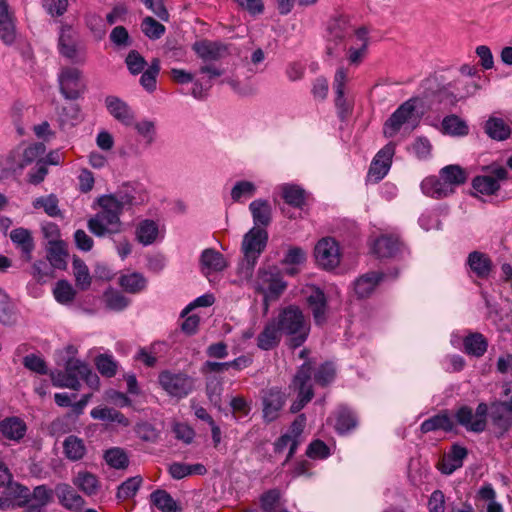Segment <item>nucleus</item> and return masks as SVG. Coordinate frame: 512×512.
<instances>
[{
	"label": "nucleus",
	"mask_w": 512,
	"mask_h": 512,
	"mask_svg": "<svg viewBox=\"0 0 512 512\" xmlns=\"http://www.w3.org/2000/svg\"><path fill=\"white\" fill-rule=\"evenodd\" d=\"M394 153L395 144L392 142L388 143L378 151L369 167L367 175L369 181L378 183L387 175L392 164Z\"/></svg>",
	"instance_id": "obj_12"
},
{
	"label": "nucleus",
	"mask_w": 512,
	"mask_h": 512,
	"mask_svg": "<svg viewBox=\"0 0 512 512\" xmlns=\"http://www.w3.org/2000/svg\"><path fill=\"white\" fill-rule=\"evenodd\" d=\"M158 382L169 396L177 399L187 397L194 390V378L183 372L161 371Z\"/></svg>",
	"instance_id": "obj_6"
},
{
	"label": "nucleus",
	"mask_w": 512,
	"mask_h": 512,
	"mask_svg": "<svg viewBox=\"0 0 512 512\" xmlns=\"http://www.w3.org/2000/svg\"><path fill=\"white\" fill-rule=\"evenodd\" d=\"M141 29L145 36L151 40L161 38L166 31L165 26L151 16H147L142 20Z\"/></svg>",
	"instance_id": "obj_55"
},
{
	"label": "nucleus",
	"mask_w": 512,
	"mask_h": 512,
	"mask_svg": "<svg viewBox=\"0 0 512 512\" xmlns=\"http://www.w3.org/2000/svg\"><path fill=\"white\" fill-rule=\"evenodd\" d=\"M287 283L277 266L261 267L258 269L255 290L263 295L264 304L268 308L269 301H276L284 293Z\"/></svg>",
	"instance_id": "obj_5"
},
{
	"label": "nucleus",
	"mask_w": 512,
	"mask_h": 512,
	"mask_svg": "<svg viewBox=\"0 0 512 512\" xmlns=\"http://www.w3.org/2000/svg\"><path fill=\"white\" fill-rule=\"evenodd\" d=\"M141 483L142 478L140 476L128 478L118 487L117 498L127 499L133 497L140 488Z\"/></svg>",
	"instance_id": "obj_58"
},
{
	"label": "nucleus",
	"mask_w": 512,
	"mask_h": 512,
	"mask_svg": "<svg viewBox=\"0 0 512 512\" xmlns=\"http://www.w3.org/2000/svg\"><path fill=\"white\" fill-rule=\"evenodd\" d=\"M402 245L398 236L383 234L375 239L372 252L378 258H394L400 253Z\"/></svg>",
	"instance_id": "obj_16"
},
{
	"label": "nucleus",
	"mask_w": 512,
	"mask_h": 512,
	"mask_svg": "<svg viewBox=\"0 0 512 512\" xmlns=\"http://www.w3.org/2000/svg\"><path fill=\"white\" fill-rule=\"evenodd\" d=\"M201 271L205 276L211 272H221L227 268L228 263L222 253L214 248L204 249L200 256Z\"/></svg>",
	"instance_id": "obj_21"
},
{
	"label": "nucleus",
	"mask_w": 512,
	"mask_h": 512,
	"mask_svg": "<svg viewBox=\"0 0 512 512\" xmlns=\"http://www.w3.org/2000/svg\"><path fill=\"white\" fill-rule=\"evenodd\" d=\"M495 498V491L490 484L480 488L478 492V500L488 502L486 512H502V506L495 501Z\"/></svg>",
	"instance_id": "obj_59"
},
{
	"label": "nucleus",
	"mask_w": 512,
	"mask_h": 512,
	"mask_svg": "<svg viewBox=\"0 0 512 512\" xmlns=\"http://www.w3.org/2000/svg\"><path fill=\"white\" fill-rule=\"evenodd\" d=\"M253 227L266 229L272 222V207L268 200L256 199L249 204Z\"/></svg>",
	"instance_id": "obj_23"
},
{
	"label": "nucleus",
	"mask_w": 512,
	"mask_h": 512,
	"mask_svg": "<svg viewBox=\"0 0 512 512\" xmlns=\"http://www.w3.org/2000/svg\"><path fill=\"white\" fill-rule=\"evenodd\" d=\"M160 71V60L153 58L150 66L145 70L140 77V84L148 92H153L156 89L157 75Z\"/></svg>",
	"instance_id": "obj_50"
},
{
	"label": "nucleus",
	"mask_w": 512,
	"mask_h": 512,
	"mask_svg": "<svg viewBox=\"0 0 512 512\" xmlns=\"http://www.w3.org/2000/svg\"><path fill=\"white\" fill-rule=\"evenodd\" d=\"M440 176L450 187L464 184L467 180L466 171L458 165L445 166L441 169Z\"/></svg>",
	"instance_id": "obj_47"
},
{
	"label": "nucleus",
	"mask_w": 512,
	"mask_h": 512,
	"mask_svg": "<svg viewBox=\"0 0 512 512\" xmlns=\"http://www.w3.org/2000/svg\"><path fill=\"white\" fill-rule=\"evenodd\" d=\"M483 171L488 172V175H478L472 180V187L475 191L483 195H494L500 188V182L509 179L508 170L495 163L484 166Z\"/></svg>",
	"instance_id": "obj_7"
},
{
	"label": "nucleus",
	"mask_w": 512,
	"mask_h": 512,
	"mask_svg": "<svg viewBox=\"0 0 512 512\" xmlns=\"http://www.w3.org/2000/svg\"><path fill=\"white\" fill-rule=\"evenodd\" d=\"M464 352L475 357H482L488 348L487 339L479 332L470 333L463 339Z\"/></svg>",
	"instance_id": "obj_35"
},
{
	"label": "nucleus",
	"mask_w": 512,
	"mask_h": 512,
	"mask_svg": "<svg viewBox=\"0 0 512 512\" xmlns=\"http://www.w3.org/2000/svg\"><path fill=\"white\" fill-rule=\"evenodd\" d=\"M268 238V231L259 227H252L243 236L241 250L244 257L241 265L247 277L252 276L254 267L267 246Z\"/></svg>",
	"instance_id": "obj_3"
},
{
	"label": "nucleus",
	"mask_w": 512,
	"mask_h": 512,
	"mask_svg": "<svg viewBox=\"0 0 512 512\" xmlns=\"http://www.w3.org/2000/svg\"><path fill=\"white\" fill-rule=\"evenodd\" d=\"M459 81L450 82L447 86L441 87L435 92H433L432 97L433 101L443 105L444 108L453 107L458 102L456 95L450 91L451 88L458 89L457 84Z\"/></svg>",
	"instance_id": "obj_45"
},
{
	"label": "nucleus",
	"mask_w": 512,
	"mask_h": 512,
	"mask_svg": "<svg viewBox=\"0 0 512 512\" xmlns=\"http://www.w3.org/2000/svg\"><path fill=\"white\" fill-rule=\"evenodd\" d=\"M59 200L55 194L41 196L33 200L32 205L35 209H43L44 212L50 217L61 216L59 209Z\"/></svg>",
	"instance_id": "obj_46"
},
{
	"label": "nucleus",
	"mask_w": 512,
	"mask_h": 512,
	"mask_svg": "<svg viewBox=\"0 0 512 512\" xmlns=\"http://www.w3.org/2000/svg\"><path fill=\"white\" fill-rule=\"evenodd\" d=\"M489 417L497 439H502L512 428V415L491 403Z\"/></svg>",
	"instance_id": "obj_25"
},
{
	"label": "nucleus",
	"mask_w": 512,
	"mask_h": 512,
	"mask_svg": "<svg viewBox=\"0 0 512 512\" xmlns=\"http://www.w3.org/2000/svg\"><path fill=\"white\" fill-rule=\"evenodd\" d=\"M55 489L49 488L47 485L36 486L33 491H30L29 507L32 510H40L42 507L48 505L54 500Z\"/></svg>",
	"instance_id": "obj_36"
},
{
	"label": "nucleus",
	"mask_w": 512,
	"mask_h": 512,
	"mask_svg": "<svg viewBox=\"0 0 512 512\" xmlns=\"http://www.w3.org/2000/svg\"><path fill=\"white\" fill-rule=\"evenodd\" d=\"M307 304L311 310L314 322L317 326H323L327 322L328 302L322 289L314 287L307 297Z\"/></svg>",
	"instance_id": "obj_15"
},
{
	"label": "nucleus",
	"mask_w": 512,
	"mask_h": 512,
	"mask_svg": "<svg viewBox=\"0 0 512 512\" xmlns=\"http://www.w3.org/2000/svg\"><path fill=\"white\" fill-rule=\"evenodd\" d=\"M10 238L13 243L17 244L21 248L22 253L25 255V259L29 261L34 249V241L30 231L25 228H16L11 231Z\"/></svg>",
	"instance_id": "obj_41"
},
{
	"label": "nucleus",
	"mask_w": 512,
	"mask_h": 512,
	"mask_svg": "<svg viewBox=\"0 0 512 512\" xmlns=\"http://www.w3.org/2000/svg\"><path fill=\"white\" fill-rule=\"evenodd\" d=\"M353 31L349 16L340 15L329 26L330 38L328 41L342 44L347 37L353 34Z\"/></svg>",
	"instance_id": "obj_30"
},
{
	"label": "nucleus",
	"mask_w": 512,
	"mask_h": 512,
	"mask_svg": "<svg viewBox=\"0 0 512 512\" xmlns=\"http://www.w3.org/2000/svg\"><path fill=\"white\" fill-rule=\"evenodd\" d=\"M72 267L76 286L82 291L89 289L91 286L92 278L90 276L88 266L85 264V262L78 256L74 255Z\"/></svg>",
	"instance_id": "obj_43"
},
{
	"label": "nucleus",
	"mask_w": 512,
	"mask_h": 512,
	"mask_svg": "<svg viewBox=\"0 0 512 512\" xmlns=\"http://www.w3.org/2000/svg\"><path fill=\"white\" fill-rule=\"evenodd\" d=\"M59 90L67 100L81 98L87 90V85L81 70L75 67H64L58 76Z\"/></svg>",
	"instance_id": "obj_8"
},
{
	"label": "nucleus",
	"mask_w": 512,
	"mask_h": 512,
	"mask_svg": "<svg viewBox=\"0 0 512 512\" xmlns=\"http://www.w3.org/2000/svg\"><path fill=\"white\" fill-rule=\"evenodd\" d=\"M101 210L87 222L89 231L97 237L118 234L122 231L120 216L123 213L119 205L111 196L98 198Z\"/></svg>",
	"instance_id": "obj_2"
},
{
	"label": "nucleus",
	"mask_w": 512,
	"mask_h": 512,
	"mask_svg": "<svg viewBox=\"0 0 512 512\" xmlns=\"http://www.w3.org/2000/svg\"><path fill=\"white\" fill-rule=\"evenodd\" d=\"M23 365L28 370L40 375L48 374V367L43 358L36 354H29L23 358Z\"/></svg>",
	"instance_id": "obj_62"
},
{
	"label": "nucleus",
	"mask_w": 512,
	"mask_h": 512,
	"mask_svg": "<svg viewBox=\"0 0 512 512\" xmlns=\"http://www.w3.org/2000/svg\"><path fill=\"white\" fill-rule=\"evenodd\" d=\"M262 419L265 424L278 420L287 401V394L279 387L261 391Z\"/></svg>",
	"instance_id": "obj_9"
},
{
	"label": "nucleus",
	"mask_w": 512,
	"mask_h": 512,
	"mask_svg": "<svg viewBox=\"0 0 512 512\" xmlns=\"http://www.w3.org/2000/svg\"><path fill=\"white\" fill-rule=\"evenodd\" d=\"M441 131L451 136H466L469 133V127L459 116L451 114L443 118Z\"/></svg>",
	"instance_id": "obj_40"
},
{
	"label": "nucleus",
	"mask_w": 512,
	"mask_h": 512,
	"mask_svg": "<svg viewBox=\"0 0 512 512\" xmlns=\"http://www.w3.org/2000/svg\"><path fill=\"white\" fill-rule=\"evenodd\" d=\"M466 265L470 272L479 279L486 280L491 276L494 270V264L491 257L481 251H472L468 254Z\"/></svg>",
	"instance_id": "obj_14"
},
{
	"label": "nucleus",
	"mask_w": 512,
	"mask_h": 512,
	"mask_svg": "<svg viewBox=\"0 0 512 512\" xmlns=\"http://www.w3.org/2000/svg\"><path fill=\"white\" fill-rule=\"evenodd\" d=\"M73 483L89 496L97 494L100 488L97 476L88 471L78 472L73 479Z\"/></svg>",
	"instance_id": "obj_42"
},
{
	"label": "nucleus",
	"mask_w": 512,
	"mask_h": 512,
	"mask_svg": "<svg viewBox=\"0 0 512 512\" xmlns=\"http://www.w3.org/2000/svg\"><path fill=\"white\" fill-rule=\"evenodd\" d=\"M53 294L56 301L60 304L66 305L71 303L76 297V291L67 280H59L53 289Z\"/></svg>",
	"instance_id": "obj_51"
},
{
	"label": "nucleus",
	"mask_w": 512,
	"mask_h": 512,
	"mask_svg": "<svg viewBox=\"0 0 512 512\" xmlns=\"http://www.w3.org/2000/svg\"><path fill=\"white\" fill-rule=\"evenodd\" d=\"M106 463L115 469H124L129 465V459L123 449L114 447L108 449L104 454Z\"/></svg>",
	"instance_id": "obj_53"
},
{
	"label": "nucleus",
	"mask_w": 512,
	"mask_h": 512,
	"mask_svg": "<svg viewBox=\"0 0 512 512\" xmlns=\"http://www.w3.org/2000/svg\"><path fill=\"white\" fill-rule=\"evenodd\" d=\"M46 152V146L42 142H36L26 147L22 153V158L18 163L19 169L31 165L33 162L43 161L42 156Z\"/></svg>",
	"instance_id": "obj_44"
},
{
	"label": "nucleus",
	"mask_w": 512,
	"mask_h": 512,
	"mask_svg": "<svg viewBox=\"0 0 512 512\" xmlns=\"http://www.w3.org/2000/svg\"><path fill=\"white\" fill-rule=\"evenodd\" d=\"M385 273L370 271L354 281V292L358 299L369 298L375 288L385 279Z\"/></svg>",
	"instance_id": "obj_17"
},
{
	"label": "nucleus",
	"mask_w": 512,
	"mask_h": 512,
	"mask_svg": "<svg viewBox=\"0 0 512 512\" xmlns=\"http://www.w3.org/2000/svg\"><path fill=\"white\" fill-rule=\"evenodd\" d=\"M193 50L204 61H213L222 58L227 47L218 42L202 40L194 43Z\"/></svg>",
	"instance_id": "obj_28"
},
{
	"label": "nucleus",
	"mask_w": 512,
	"mask_h": 512,
	"mask_svg": "<svg viewBox=\"0 0 512 512\" xmlns=\"http://www.w3.org/2000/svg\"><path fill=\"white\" fill-rule=\"evenodd\" d=\"M46 259L57 269L66 270L68 250L63 240H50L46 249Z\"/></svg>",
	"instance_id": "obj_27"
},
{
	"label": "nucleus",
	"mask_w": 512,
	"mask_h": 512,
	"mask_svg": "<svg viewBox=\"0 0 512 512\" xmlns=\"http://www.w3.org/2000/svg\"><path fill=\"white\" fill-rule=\"evenodd\" d=\"M306 197V191L298 185L286 184L282 186L283 200L294 208L303 209L306 205Z\"/></svg>",
	"instance_id": "obj_37"
},
{
	"label": "nucleus",
	"mask_w": 512,
	"mask_h": 512,
	"mask_svg": "<svg viewBox=\"0 0 512 512\" xmlns=\"http://www.w3.org/2000/svg\"><path fill=\"white\" fill-rule=\"evenodd\" d=\"M282 335L277 323L272 318L265 323L263 330L258 334L256 345L263 351L273 350L279 346Z\"/></svg>",
	"instance_id": "obj_18"
},
{
	"label": "nucleus",
	"mask_w": 512,
	"mask_h": 512,
	"mask_svg": "<svg viewBox=\"0 0 512 512\" xmlns=\"http://www.w3.org/2000/svg\"><path fill=\"white\" fill-rule=\"evenodd\" d=\"M273 320L277 323L281 333L287 336L286 345L289 349L294 350L306 342L310 333V325L298 306L284 307Z\"/></svg>",
	"instance_id": "obj_1"
},
{
	"label": "nucleus",
	"mask_w": 512,
	"mask_h": 512,
	"mask_svg": "<svg viewBox=\"0 0 512 512\" xmlns=\"http://www.w3.org/2000/svg\"><path fill=\"white\" fill-rule=\"evenodd\" d=\"M8 495L16 501L18 507H26L29 504L30 489L20 483L11 482L7 486Z\"/></svg>",
	"instance_id": "obj_54"
},
{
	"label": "nucleus",
	"mask_w": 512,
	"mask_h": 512,
	"mask_svg": "<svg viewBox=\"0 0 512 512\" xmlns=\"http://www.w3.org/2000/svg\"><path fill=\"white\" fill-rule=\"evenodd\" d=\"M415 99H409L403 102L385 121L383 125V133L387 138L394 137L401 129V127L409 123L414 117L416 109Z\"/></svg>",
	"instance_id": "obj_10"
},
{
	"label": "nucleus",
	"mask_w": 512,
	"mask_h": 512,
	"mask_svg": "<svg viewBox=\"0 0 512 512\" xmlns=\"http://www.w3.org/2000/svg\"><path fill=\"white\" fill-rule=\"evenodd\" d=\"M95 365L99 373L107 378L114 377L117 373V363L112 356L100 354L95 358Z\"/></svg>",
	"instance_id": "obj_57"
},
{
	"label": "nucleus",
	"mask_w": 512,
	"mask_h": 512,
	"mask_svg": "<svg viewBox=\"0 0 512 512\" xmlns=\"http://www.w3.org/2000/svg\"><path fill=\"white\" fill-rule=\"evenodd\" d=\"M336 374L337 371L334 362L325 361L316 366V361H314L312 377L316 385L323 388L329 386L335 380Z\"/></svg>",
	"instance_id": "obj_32"
},
{
	"label": "nucleus",
	"mask_w": 512,
	"mask_h": 512,
	"mask_svg": "<svg viewBox=\"0 0 512 512\" xmlns=\"http://www.w3.org/2000/svg\"><path fill=\"white\" fill-rule=\"evenodd\" d=\"M104 298L107 307L115 311H121L129 304V299L119 291H107L104 294Z\"/></svg>",
	"instance_id": "obj_61"
},
{
	"label": "nucleus",
	"mask_w": 512,
	"mask_h": 512,
	"mask_svg": "<svg viewBox=\"0 0 512 512\" xmlns=\"http://www.w3.org/2000/svg\"><path fill=\"white\" fill-rule=\"evenodd\" d=\"M0 431L5 438L19 441L26 433V424L18 417L5 418L0 423Z\"/></svg>",
	"instance_id": "obj_33"
},
{
	"label": "nucleus",
	"mask_w": 512,
	"mask_h": 512,
	"mask_svg": "<svg viewBox=\"0 0 512 512\" xmlns=\"http://www.w3.org/2000/svg\"><path fill=\"white\" fill-rule=\"evenodd\" d=\"M125 63L128 70L133 75L141 73L147 64L145 58L137 50H131L128 53Z\"/></svg>",
	"instance_id": "obj_63"
},
{
	"label": "nucleus",
	"mask_w": 512,
	"mask_h": 512,
	"mask_svg": "<svg viewBox=\"0 0 512 512\" xmlns=\"http://www.w3.org/2000/svg\"><path fill=\"white\" fill-rule=\"evenodd\" d=\"M316 262L325 270H332L340 264V249L335 239L322 238L314 249Z\"/></svg>",
	"instance_id": "obj_11"
},
{
	"label": "nucleus",
	"mask_w": 512,
	"mask_h": 512,
	"mask_svg": "<svg viewBox=\"0 0 512 512\" xmlns=\"http://www.w3.org/2000/svg\"><path fill=\"white\" fill-rule=\"evenodd\" d=\"M158 235V226L153 220L142 221L137 229L136 236L140 243L144 245L152 244Z\"/></svg>",
	"instance_id": "obj_48"
},
{
	"label": "nucleus",
	"mask_w": 512,
	"mask_h": 512,
	"mask_svg": "<svg viewBox=\"0 0 512 512\" xmlns=\"http://www.w3.org/2000/svg\"><path fill=\"white\" fill-rule=\"evenodd\" d=\"M455 424L450 416L449 410L444 409L432 417L424 420L420 425V431L423 434L442 430L446 433L454 430Z\"/></svg>",
	"instance_id": "obj_22"
},
{
	"label": "nucleus",
	"mask_w": 512,
	"mask_h": 512,
	"mask_svg": "<svg viewBox=\"0 0 512 512\" xmlns=\"http://www.w3.org/2000/svg\"><path fill=\"white\" fill-rule=\"evenodd\" d=\"M16 39V26L13 13L9 10L6 0H0V40L7 46Z\"/></svg>",
	"instance_id": "obj_19"
},
{
	"label": "nucleus",
	"mask_w": 512,
	"mask_h": 512,
	"mask_svg": "<svg viewBox=\"0 0 512 512\" xmlns=\"http://www.w3.org/2000/svg\"><path fill=\"white\" fill-rule=\"evenodd\" d=\"M119 285L129 293H138L146 286V279L140 273L122 275L119 278Z\"/></svg>",
	"instance_id": "obj_52"
},
{
	"label": "nucleus",
	"mask_w": 512,
	"mask_h": 512,
	"mask_svg": "<svg viewBox=\"0 0 512 512\" xmlns=\"http://www.w3.org/2000/svg\"><path fill=\"white\" fill-rule=\"evenodd\" d=\"M50 376L54 386L62 388L66 387L75 391H78L81 387L80 381H78V377H73L72 375L68 374L66 370L51 372Z\"/></svg>",
	"instance_id": "obj_56"
},
{
	"label": "nucleus",
	"mask_w": 512,
	"mask_h": 512,
	"mask_svg": "<svg viewBox=\"0 0 512 512\" xmlns=\"http://www.w3.org/2000/svg\"><path fill=\"white\" fill-rule=\"evenodd\" d=\"M58 116L61 127L66 124L74 125V121H78L80 118V107L75 103L63 106L58 112Z\"/></svg>",
	"instance_id": "obj_60"
},
{
	"label": "nucleus",
	"mask_w": 512,
	"mask_h": 512,
	"mask_svg": "<svg viewBox=\"0 0 512 512\" xmlns=\"http://www.w3.org/2000/svg\"><path fill=\"white\" fill-rule=\"evenodd\" d=\"M150 504L161 512H181L182 506L164 489H156L150 494Z\"/></svg>",
	"instance_id": "obj_31"
},
{
	"label": "nucleus",
	"mask_w": 512,
	"mask_h": 512,
	"mask_svg": "<svg viewBox=\"0 0 512 512\" xmlns=\"http://www.w3.org/2000/svg\"><path fill=\"white\" fill-rule=\"evenodd\" d=\"M485 133L493 140L504 141L510 137L511 129L502 118L490 117L484 126Z\"/></svg>",
	"instance_id": "obj_38"
},
{
	"label": "nucleus",
	"mask_w": 512,
	"mask_h": 512,
	"mask_svg": "<svg viewBox=\"0 0 512 512\" xmlns=\"http://www.w3.org/2000/svg\"><path fill=\"white\" fill-rule=\"evenodd\" d=\"M106 108L109 113L119 122L130 126L134 120L130 107L116 96H107L105 99Z\"/></svg>",
	"instance_id": "obj_26"
},
{
	"label": "nucleus",
	"mask_w": 512,
	"mask_h": 512,
	"mask_svg": "<svg viewBox=\"0 0 512 512\" xmlns=\"http://www.w3.org/2000/svg\"><path fill=\"white\" fill-rule=\"evenodd\" d=\"M55 269L57 268L47 259L37 260L32 266V275L38 283H46L47 280L55 278Z\"/></svg>",
	"instance_id": "obj_49"
},
{
	"label": "nucleus",
	"mask_w": 512,
	"mask_h": 512,
	"mask_svg": "<svg viewBox=\"0 0 512 512\" xmlns=\"http://www.w3.org/2000/svg\"><path fill=\"white\" fill-rule=\"evenodd\" d=\"M358 425V418L354 411L347 407H341L337 411L335 430L339 435H345L354 430Z\"/></svg>",
	"instance_id": "obj_34"
},
{
	"label": "nucleus",
	"mask_w": 512,
	"mask_h": 512,
	"mask_svg": "<svg viewBox=\"0 0 512 512\" xmlns=\"http://www.w3.org/2000/svg\"><path fill=\"white\" fill-rule=\"evenodd\" d=\"M347 82V71L344 68L337 69L333 89L335 91V106L338 111L340 119L344 120L352 112V105L345 98V85Z\"/></svg>",
	"instance_id": "obj_13"
},
{
	"label": "nucleus",
	"mask_w": 512,
	"mask_h": 512,
	"mask_svg": "<svg viewBox=\"0 0 512 512\" xmlns=\"http://www.w3.org/2000/svg\"><path fill=\"white\" fill-rule=\"evenodd\" d=\"M55 495L59 503L67 510L81 511L84 499L77 491L66 483H59L55 487Z\"/></svg>",
	"instance_id": "obj_20"
},
{
	"label": "nucleus",
	"mask_w": 512,
	"mask_h": 512,
	"mask_svg": "<svg viewBox=\"0 0 512 512\" xmlns=\"http://www.w3.org/2000/svg\"><path fill=\"white\" fill-rule=\"evenodd\" d=\"M306 455L312 459H326L330 456V448L324 441L316 439L308 445Z\"/></svg>",
	"instance_id": "obj_64"
},
{
	"label": "nucleus",
	"mask_w": 512,
	"mask_h": 512,
	"mask_svg": "<svg viewBox=\"0 0 512 512\" xmlns=\"http://www.w3.org/2000/svg\"><path fill=\"white\" fill-rule=\"evenodd\" d=\"M468 456V449L457 443L451 446V449L440 465L439 470L446 475L452 474L463 466L464 459Z\"/></svg>",
	"instance_id": "obj_24"
},
{
	"label": "nucleus",
	"mask_w": 512,
	"mask_h": 512,
	"mask_svg": "<svg viewBox=\"0 0 512 512\" xmlns=\"http://www.w3.org/2000/svg\"><path fill=\"white\" fill-rule=\"evenodd\" d=\"M423 193L435 199L445 198L454 193L453 187H450L441 177H428L421 183Z\"/></svg>",
	"instance_id": "obj_29"
},
{
	"label": "nucleus",
	"mask_w": 512,
	"mask_h": 512,
	"mask_svg": "<svg viewBox=\"0 0 512 512\" xmlns=\"http://www.w3.org/2000/svg\"><path fill=\"white\" fill-rule=\"evenodd\" d=\"M313 371L314 361L307 360L298 367L292 378L289 388L297 393L296 399L290 406V412L292 414L300 412L315 395L313 386L310 384Z\"/></svg>",
	"instance_id": "obj_4"
},
{
	"label": "nucleus",
	"mask_w": 512,
	"mask_h": 512,
	"mask_svg": "<svg viewBox=\"0 0 512 512\" xmlns=\"http://www.w3.org/2000/svg\"><path fill=\"white\" fill-rule=\"evenodd\" d=\"M86 452L84 441L75 435H69L63 442V453L71 461L81 460Z\"/></svg>",
	"instance_id": "obj_39"
}]
</instances>
